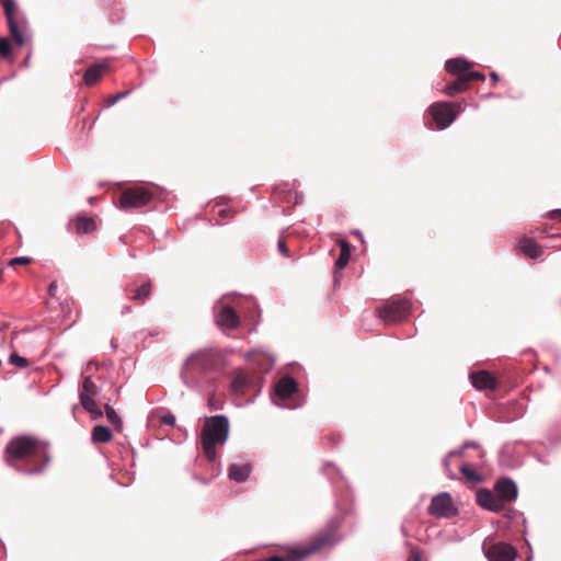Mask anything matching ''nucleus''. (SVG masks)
<instances>
[{
  "mask_svg": "<svg viewBox=\"0 0 561 561\" xmlns=\"http://www.w3.org/2000/svg\"><path fill=\"white\" fill-rule=\"evenodd\" d=\"M50 460L49 444L35 436H15L9 440L3 450L5 465L23 474L44 473Z\"/></svg>",
  "mask_w": 561,
  "mask_h": 561,
  "instance_id": "f257e3e1",
  "label": "nucleus"
},
{
  "mask_svg": "<svg viewBox=\"0 0 561 561\" xmlns=\"http://www.w3.org/2000/svg\"><path fill=\"white\" fill-rule=\"evenodd\" d=\"M224 355L217 348H202L186 359L182 377L191 386L208 382L221 370Z\"/></svg>",
  "mask_w": 561,
  "mask_h": 561,
  "instance_id": "f03ea898",
  "label": "nucleus"
},
{
  "mask_svg": "<svg viewBox=\"0 0 561 561\" xmlns=\"http://www.w3.org/2000/svg\"><path fill=\"white\" fill-rule=\"evenodd\" d=\"M229 435V421L224 415H215L206 417L202 433L201 443L204 455L209 461H214L217 457L216 446H222Z\"/></svg>",
  "mask_w": 561,
  "mask_h": 561,
  "instance_id": "7ed1b4c3",
  "label": "nucleus"
},
{
  "mask_svg": "<svg viewBox=\"0 0 561 561\" xmlns=\"http://www.w3.org/2000/svg\"><path fill=\"white\" fill-rule=\"evenodd\" d=\"M3 5L4 15L8 22L9 31L14 42L22 46L26 43V21L21 16L15 0H0Z\"/></svg>",
  "mask_w": 561,
  "mask_h": 561,
  "instance_id": "20e7f679",
  "label": "nucleus"
},
{
  "mask_svg": "<svg viewBox=\"0 0 561 561\" xmlns=\"http://www.w3.org/2000/svg\"><path fill=\"white\" fill-rule=\"evenodd\" d=\"M460 110V104L436 102L430 106L428 112L436 124V128L445 129L457 118Z\"/></svg>",
  "mask_w": 561,
  "mask_h": 561,
  "instance_id": "39448f33",
  "label": "nucleus"
},
{
  "mask_svg": "<svg viewBox=\"0 0 561 561\" xmlns=\"http://www.w3.org/2000/svg\"><path fill=\"white\" fill-rule=\"evenodd\" d=\"M411 305L407 299H397L386 302L377 309L378 317L386 323H396L410 316Z\"/></svg>",
  "mask_w": 561,
  "mask_h": 561,
  "instance_id": "423d86ee",
  "label": "nucleus"
},
{
  "mask_svg": "<svg viewBox=\"0 0 561 561\" xmlns=\"http://www.w3.org/2000/svg\"><path fill=\"white\" fill-rule=\"evenodd\" d=\"M152 193L144 186H133L124 190L119 197V208H140L149 204Z\"/></svg>",
  "mask_w": 561,
  "mask_h": 561,
  "instance_id": "0eeeda50",
  "label": "nucleus"
},
{
  "mask_svg": "<svg viewBox=\"0 0 561 561\" xmlns=\"http://www.w3.org/2000/svg\"><path fill=\"white\" fill-rule=\"evenodd\" d=\"M428 514L438 518H450L458 514V510L450 494L442 492L432 499Z\"/></svg>",
  "mask_w": 561,
  "mask_h": 561,
  "instance_id": "6e6552de",
  "label": "nucleus"
},
{
  "mask_svg": "<svg viewBox=\"0 0 561 561\" xmlns=\"http://www.w3.org/2000/svg\"><path fill=\"white\" fill-rule=\"evenodd\" d=\"M152 282L147 279L146 282L138 284L137 282L128 284L125 288L126 297L129 301L137 306L144 305L149 299L152 293Z\"/></svg>",
  "mask_w": 561,
  "mask_h": 561,
  "instance_id": "1a4fd4ad",
  "label": "nucleus"
},
{
  "mask_svg": "<svg viewBox=\"0 0 561 561\" xmlns=\"http://www.w3.org/2000/svg\"><path fill=\"white\" fill-rule=\"evenodd\" d=\"M484 553L489 561H514L517 557L515 548L505 542L490 545Z\"/></svg>",
  "mask_w": 561,
  "mask_h": 561,
  "instance_id": "9d476101",
  "label": "nucleus"
},
{
  "mask_svg": "<svg viewBox=\"0 0 561 561\" xmlns=\"http://www.w3.org/2000/svg\"><path fill=\"white\" fill-rule=\"evenodd\" d=\"M477 502L480 506L492 512H501L505 508L504 503L499 497L496 492L483 489L477 493Z\"/></svg>",
  "mask_w": 561,
  "mask_h": 561,
  "instance_id": "9b49d317",
  "label": "nucleus"
},
{
  "mask_svg": "<svg viewBox=\"0 0 561 561\" xmlns=\"http://www.w3.org/2000/svg\"><path fill=\"white\" fill-rule=\"evenodd\" d=\"M99 392L100 388L91 379V377H84L80 390V403L83 407V409H90L94 407V397H96Z\"/></svg>",
  "mask_w": 561,
  "mask_h": 561,
  "instance_id": "f8f14e48",
  "label": "nucleus"
},
{
  "mask_svg": "<svg viewBox=\"0 0 561 561\" xmlns=\"http://www.w3.org/2000/svg\"><path fill=\"white\" fill-rule=\"evenodd\" d=\"M494 491L496 492V494L502 500L505 506L507 503L514 501L517 497L518 493L517 485L515 484V482L507 478L500 479L495 483Z\"/></svg>",
  "mask_w": 561,
  "mask_h": 561,
  "instance_id": "ddd939ff",
  "label": "nucleus"
},
{
  "mask_svg": "<svg viewBox=\"0 0 561 561\" xmlns=\"http://www.w3.org/2000/svg\"><path fill=\"white\" fill-rule=\"evenodd\" d=\"M470 380L478 390H494L497 387L496 378L486 370L471 373Z\"/></svg>",
  "mask_w": 561,
  "mask_h": 561,
  "instance_id": "4468645a",
  "label": "nucleus"
},
{
  "mask_svg": "<svg viewBox=\"0 0 561 561\" xmlns=\"http://www.w3.org/2000/svg\"><path fill=\"white\" fill-rule=\"evenodd\" d=\"M110 70L111 65L107 61L91 65L83 75L84 84L88 87L94 85L105 73L110 72Z\"/></svg>",
  "mask_w": 561,
  "mask_h": 561,
  "instance_id": "2eb2a0df",
  "label": "nucleus"
},
{
  "mask_svg": "<svg viewBox=\"0 0 561 561\" xmlns=\"http://www.w3.org/2000/svg\"><path fill=\"white\" fill-rule=\"evenodd\" d=\"M216 323L221 328L232 330L239 327L240 319L233 308L225 306L217 313Z\"/></svg>",
  "mask_w": 561,
  "mask_h": 561,
  "instance_id": "dca6fc26",
  "label": "nucleus"
},
{
  "mask_svg": "<svg viewBox=\"0 0 561 561\" xmlns=\"http://www.w3.org/2000/svg\"><path fill=\"white\" fill-rule=\"evenodd\" d=\"M252 378L243 371H237L231 381V390L240 396L248 393L252 386Z\"/></svg>",
  "mask_w": 561,
  "mask_h": 561,
  "instance_id": "f3484780",
  "label": "nucleus"
},
{
  "mask_svg": "<svg viewBox=\"0 0 561 561\" xmlns=\"http://www.w3.org/2000/svg\"><path fill=\"white\" fill-rule=\"evenodd\" d=\"M519 251L530 259H537L542 253V248L531 238H523L518 242Z\"/></svg>",
  "mask_w": 561,
  "mask_h": 561,
  "instance_id": "a211bd4d",
  "label": "nucleus"
},
{
  "mask_svg": "<svg viewBox=\"0 0 561 561\" xmlns=\"http://www.w3.org/2000/svg\"><path fill=\"white\" fill-rule=\"evenodd\" d=\"M446 71L456 77H462L468 73L471 68V64L463 58H454L446 62Z\"/></svg>",
  "mask_w": 561,
  "mask_h": 561,
  "instance_id": "6ab92c4d",
  "label": "nucleus"
},
{
  "mask_svg": "<svg viewBox=\"0 0 561 561\" xmlns=\"http://www.w3.org/2000/svg\"><path fill=\"white\" fill-rule=\"evenodd\" d=\"M297 390V383L291 377H283L275 387V393L280 399L289 398Z\"/></svg>",
  "mask_w": 561,
  "mask_h": 561,
  "instance_id": "aec40b11",
  "label": "nucleus"
},
{
  "mask_svg": "<svg viewBox=\"0 0 561 561\" xmlns=\"http://www.w3.org/2000/svg\"><path fill=\"white\" fill-rule=\"evenodd\" d=\"M252 471L250 463H232L229 467L228 476L236 482H244Z\"/></svg>",
  "mask_w": 561,
  "mask_h": 561,
  "instance_id": "412c9836",
  "label": "nucleus"
},
{
  "mask_svg": "<svg viewBox=\"0 0 561 561\" xmlns=\"http://www.w3.org/2000/svg\"><path fill=\"white\" fill-rule=\"evenodd\" d=\"M339 244H340L341 251H340V255L335 262V272H334L335 276H337L339 271L343 270L348 264L350 257H351L350 243L345 240H340Z\"/></svg>",
  "mask_w": 561,
  "mask_h": 561,
  "instance_id": "4be33fe9",
  "label": "nucleus"
},
{
  "mask_svg": "<svg viewBox=\"0 0 561 561\" xmlns=\"http://www.w3.org/2000/svg\"><path fill=\"white\" fill-rule=\"evenodd\" d=\"M73 225L77 233H91L96 229L94 219L87 216H78Z\"/></svg>",
  "mask_w": 561,
  "mask_h": 561,
  "instance_id": "5701e85b",
  "label": "nucleus"
},
{
  "mask_svg": "<svg viewBox=\"0 0 561 561\" xmlns=\"http://www.w3.org/2000/svg\"><path fill=\"white\" fill-rule=\"evenodd\" d=\"M468 89H469V83L466 79V76H462V77H457V79L454 82L447 84L443 89V92L448 96H454V95L461 93Z\"/></svg>",
  "mask_w": 561,
  "mask_h": 561,
  "instance_id": "b1692460",
  "label": "nucleus"
},
{
  "mask_svg": "<svg viewBox=\"0 0 561 561\" xmlns=\"http://www.w3.org/2000/svg\"><path fill=\"white\" fill-rule=\"evenodd\" d=\"M112 439V432L104 425H95L92 431L94 443H108Z\"/></svg>",
  "mask_w": 561,
  "mask_h": 561,
  "instance_id": "393cba45",
  "label": "nucleus"
},
{
  "mask_svg": "<svg viewBox=\"0 0 561 561\" xmlns=\"http://www.w3.org/2000/svg\"><path fill=\"white\" fill-rule=\"evenodd\" d=\"M105 409V415L110 424L116 430L122 431L123 427V421L119 417V415L116 413L113 407L110 404L104 405Z\"/></svg>",
  "mask_w": 561,
  "mask_h": 561,
  "instance_id": "a878e982",
  "label": "nucleus"
},
{
  "mask_svg": "<svg viewBox=\"0 0 561 561\" xmlns=\"http://www.w3.org/2000/svg\"><path fill=\"white\" fill-rule=\"evenodd\" d=\"M12 46L10 39L7 37L0 38V57L9 58L11 55Z\"/></svg>",
  "mask_w": 561,
  "mask_h": 561,
  "instance_id": "bb28decb",
  "label": "nucleus"
},
{
  "mask_svg": "<svg viewBox=\"0 0 561 561\" xmlns=\"http://www.w3.org/2000/svg\"><path fill=\"white\" fill-rule=\"evenodd\" d=\"M10 364L15 365L20 368H26L28 366V360L16 353H12L9 358Z\"/></svg>",
  "mask_w": 561,
  "mask_h": 561,
  "instance_id": "cd10ccee",
  "label": "nucleus"
},
{
  "mask_svg": "<svg viewBox=\"0 0 561 561\" xmlns=\"http://www.w3.org/2000/svg\"><path fill=\"white\" fill-rule=\"evenodd\" d=\"M460 471L469 481H478L479 480V476L469 465H462L460 467Z\"/></svg>",
  "mask_w": 561,
  "mask_h": 561,
  "instance_id": "c85d7f7f",
  "label": "nucleus"
},
{
  "mask_svg": "<svg viewBox=\"0 0 561 561\" xmlns=\"http://www.w3.org/2000/svg\"><path fill=\"white\" fill-rule=\"evenodd\" d=\"M31 263H32V259L31 257L18 256V257L11 259L8 264L10 266H15V265H28Z\"/></svg>",
  "mask_w": 561,
  "mask_h": 561,
  "instance_id": "c756f323",
  "label": "nucleus"
},
{
  "mask_svg": "<svg viewBox=\"0 0 561 561\" xmlns=\"http://www.w3.org/2000/svg\"><path fill=\"white\" fill-rule=\"evenodd\" d=\"M466 79H467L468 83H470V81H473V80L484 81L485 80V76L483 73H481V72L471 71L469 69L468 73L466 75Z\"/></svg>",
  "mask_w": 561,
  "mask_h": 561,
  "instance_id": "7c9ffc66",
  "label": "nucleus"
},
{
  "mask_svg": "<svg viewBox=\"0 0 561 561\" xmlns=\"http://www.w3.org/2000/svg\"><path fill=\"white\" fill-rule=\"evenodd\" d=\"M160 422L165 425H174L175 416L172 413H165L160 417Z\"/></svg>",
  "mask_w": 561,
  "mask_h": 561,
  "instance_id": "2f4dec72",
  "label": "nucleus"
},
{
  "mask_svg": "<svg viewBox=\"0 0 561 561\" xmlns=\"http://www.w3.org/2000/svg\"><path fill=\"white\" fill-rule=\"evenodd\" d=\"M85 411H88L93 419H99V417H102L103 416V412L98 408L96 403L94 402V407L90 408V409H84Z\"/></svg>",
  "mask_w": 561,
  "mask_h": 561,
  "instance_id": "473e14b6",
  "label": "nucleus"
},
{
  "mask_svg": "<svg viewBox=\"0 0 561 561\" xmlns=\"http://www.w3.org/2000/svg\"><path fill=\"white\" fill-rule=\"evenodd\" d=\"M422 556L419 548H412L408 561H421Z\"/></svg>",
  "mask_w": 561,
  "mask_h": 561,
  "instance_id": "72a5a7b5",
  "label": "nucleus"
},
{
  "mask_svg": "<svg viewBox=\"0 0 561 561\" xmlns=\"http://www.w3.org/2000/svg\"><path fill=\"white\" fill-rule=\"evenodd\" d=\"M128 92H119L117 93L116 95L114 96H110L107 99V104L108 105H114L118 100L125 98L127 95Z\"/></svg>",
  "mask_w": 561,
  "mask_h": 561,
  "instance_id": "f704fd0d",
  "label": "nucleus"
},
{
  "mask_svg": "<svg viewBox=\"0 0 561 561\" xmlns=\"http://www.w3.org/2000/svg\"><path fill=\"white\" fill-rule=\"evenodd\" d=\"M278 250H279V252H280L283 255H285V256H289V250H288V248H287V244H286L285 240H282V239H280V240L278 241Z\"/></svg>",
  "mask_w": 561,
  "mask_h": 561,
  "instance_id": "c9c22d12",
  "label": "nucleus"
},
{
  "mask_svg": "<svg viewBox=\"0 0 561 561\" xmlns=\"http://www.w3.org/2000/svg\"><path fill=\"white\" fill-rule=\"evenodd\" d=\"M547 217L552 220L561 221V209H554L548 213Z\"/></svg>",
  "mask_w": 561,
  "mask_h": 561,
  "instance_id": "e433bc0d",
  "label": "nucleus"
},
{
  "mask_svg": "<svg viewBox=\"0 0 561 561\" xmlns=\"http://www.w3.org/2000/svg\"><path fill=\"white\" fill-rule=\"evenodd\" d=\"M56 289H57V285H56L55 283H51V284L49 285V288H48V293H49V295L54 296V295H55Z\"/></svg>",
  "mask_w": 561,
  "mask_h": 561,
  "instance_id": "4c0bfd02",
  "label": "nucleus"
},
{
  "mask_svg": "<svg viewBox=\"0 0 561 561\" xmlns=\"http://www.w3.org/2000/svg\"><path fill=\"white\" fill-rule=\"evenodd\" d=\"M490 77H491V79H492V81H493V82H497V81H499V76H497V73L492 72V73L490 75Z\"/></svg>",
  "mask_w": 561,
  "mask_h": 561,
  "instance_id": "58836bf2",
  "label": "nucleus"
},
{
  "mask_svg": "<svg viewBox=\"0 0 561 561\" xmlns=\"http://www.w3.org/2000/svg\"><path fill=\"white\" fill-rule=\"evenodd\" d=\"M228 214H229V210H227V209H221V210H219V216H220V217H227V216H228Z\"/></svg>",
  "mask_w": 561,
  "mask_h": 561,
  "instance_id": "ea45409f",
  "label": "nucleus"
},
{
  "mask_svg": "<svg viewBox=\"0 0 561 561\" xmlns=\"http://www.w3.org/2000/svg\"><path fill=\"white\" fill-rule=\"evenodd\" d=\"M540 233H541V234H547V233H548V227H547V226H545V227L542 228V230L540 231Z\"/></svg>",
  "mask_w": 561,
  "mask_h": 561,
  "instance_id": "a19ab883",
  "label": "nucleus"
}]
</instances>
